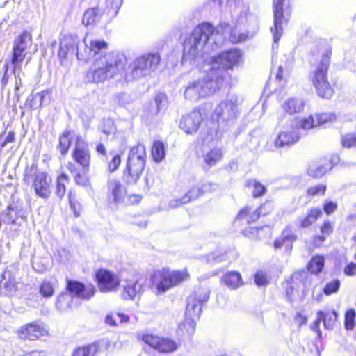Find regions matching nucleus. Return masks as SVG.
Returning <instances> with one entry per match:
<instances>
[{
	"instance_id": "30",
	"label": "nucleus",
	"mask_w": 356,
	"mask_h": 356,
	"mask_svg": "<svg viewBox=\"0 0 356 356\" xmlns=\"http://www.w3.org/2000/svg\"><path fill=\"white\" fill-rule=\"evenodd\" d=\"M337 319V314L334 310L327 312L320 311L318 312V318L315 323L318 326L319 323L323 321L326 329H332L334 327Z\"/></svg>"
},
{
	"instance_id": "18",
	"label": "nucleus",
	"mask_w": 356,
	"mask_h": 356,
	"mask_svg": "<svg viewBox=\"0 0 356 356\" xmlns=\"http://www.w3.org/2000/svg\"><path fill=\"white\" fill-rule=\"evenodd\" d=\"M72 157L83 169L88 170L90 163V155L88 145L81 136H76Z\"/></svg>"
},
{
	"instance_id": "31",
	"label": "nucleus",
	"mask_w": 356,
	"mask_h": 356,
	"mask_svg": "<svg viewBox=\"0 0 356 356\" xmlns=\"http://www.w3.org/2000/svg\"><path fill=\"white\" fill-rule=\"evenodd\" d=\"M102 13L98 8H89L85 11L83 16V24L85 26H92L99 22Z\"/></svg>"
},
{
	"instance_id": "33",
	"label": "nucleus",
	"mask_w": 356,
	"mask_h": 356,
	"mask_svg": "<svg viewBox=\"0 0 356 356\" xmlns=\"http://www.w3.org/2000/svg\"><path fill=\"white\" fill-rule=\"evenodd\" d=\"M283 109L292 115L301 111L304 107V102L298 98L289 99L282 106Z\"/></svg>"
},
{
	"instance_id": "42",
	"label": "nucleus",
	"mask_w": 356,
	"mask_h": 356,
	"mask_svg": "<svg viewBox=\"0 0 356 356\" xmlns=\"http://www.w3.org/2000/svg\"><path fill=\"white\" fill-rule=\"evenodd\" d=\"M98 347L95 344L79 347L76 349L72 356H96Z\"/></svg>"
},
{
	"instance_id": "5",
	"label": "nucleus",
	"mask_w": 356,
	"mask_h": 356,
	"mask_svg": "<svg viewBox=\"0 0 356 356\" xmlns=\"http://www.w3.org/2000/svg\"><path fill=\"white\" fill-rule=\"evenodd\" d=\"M146 163V149L143 145L133 147L129 153L126 168L122 174L123 181L128 184H136L140 179Z\"/></svg>"
},
{
	"instance_id": "9",
	"label": "nucleus",
	"mask_w": 356,
	"mask_h": 356,
	"mask_svg": "<svg viewBox=\"0 0 356 356\" xmlns=\"http://www.w3.org/2000/svg\"><path fill=\"white\" fill-rule=\"evenodd\" d=\"M24 180L28 184L32 182V188L38 196L43 199L49 197L51 179L47 173L38 170L36 165L32 164L26 168Z\"/></svg>"
},
{
	"instance_id": "44",
	"label": "nucleus",
	"mask_w": 356,
	"mask_h": 356,
	"mask_svg": "<svg viewBox=\"0 0 356 356\" xmlns=\"http://www.w3.org/2000/svg\"><path fill=\"white\" fill-rule=\"evenodd\" d=\"M328 168L323 165L312 164L307 169V174L312 177L320 178L325 174Z\"/></svg>"
},
{
	"instance_id": "19",
	"label": "nucleus",
	"mask_w": 356,
	"mask_h": 356,
	"mask_svg": "<svg viewBox=\"0 0 356 356\" xmlns=\"http://www.w3.org/2000/svg\"><path fill=\"white\" fill-rule=\"evenodd\" d=\"M67 293L72 298H78L83 300L90 299L96 291L92 285L86 286L83 284L74 280H67Z\"/></svg>"
},
{
	"instance_id": "6",
	"label": "nucleus",
	"mask_w": 356,
	"mask_h": 356,
	"mask_svg": "<svg viewBox=\"0 0 356 356\" xmlns=\"http://www.w3.org/2000/svg\"><path fill=\"white\" fill-rule=\"evenodd\" d=\"M209 291L207 289H199L188 298L184 326L186 327V332L189 335L194 333L195 321L200 318L202 305L209 300Z\"/></svg>"
},
{
	"instance_id": "59",
	"label": "nucleus",
	"mask_w": 356,
	"mask_h": 356,
	"mask_svg": "<svg viewBox=\"0 0 356 356\" xmlns=\"http://www.w3.org/2000/svg\"><path fill=\"white\" fill-rule=\"evenodd\" d=\"M254 282L257 286H263L267 283L266 275L261 273L258 272L254 275Z\"/></svg>"
},
{
	"instance_id": "25",
	"label": "nucleus",
	"mask_w": 356,
	"mask_h": 356,
	"mask_svg": "<svg viewBox=\"0 0 356 356\" xmlns=\"http://www.w3.org/2000/svg\"><path fill=\"white\" fill-rule=\"evenodd\" d=\"M220 282L230 289L235 290L244 284L242 276L238 271H229L223 275Z\"/></svg>"
},
{
	"instance_id": "40",
	"label": "nucleus",
	"mask_w": 356,
	"mask_h": 356,
	"mask_svg": "<svg viewBox=\"0 0 356 356\" xmlns=\"http://www.w3.org/2000/svg\"><path fill=\"white\" fill-rule=\"evenodd\" d=\"M321 232L323 236H316L314 237V243L316 245H321L324 241L325 236H329L332 233V224L328 220L325 221L321 228Z\"/></svg>"
},
{
	"instance_id": "63",
	"label": "nucleus",
	"mask_w": 356,
	"mask_h": 356,
	"mask_svg": "<svg viewBox=\"0 0 356 356\" xmlns=\"http://www.w3.org/2000/svg\"><path fill=\"white\" fill-rule=\"evenodd\" d=\"M105 323L111 326H116L117 323L113 314H108L105 317Z\"/></svg>"
},
{
	"instance_id": "8",
	"label": "nucleus",
	"mask_w": 356,
	"mask_h": 356,
	"mask_svg": "<svg viewBox=\"0 0 356 356\" xmlns=\"http://www.w3.org/2000/svg\"><path fill=\"white\" fill-rule=\"evenodd\" d=\"M330 65V58L325 56L322 58L321 63L318 65L309 74V81L314 87L317 95L327 99H330L334 94L327 77V70Z\"/></svg>"
},
{
	"instance_id": "58",
	"label": "nucleus",
	"mask_w": 356,
	"mask_h": 356,
	"mask_svg": "<svg viewBox=\"0 0 356 356\" xmlns=\"http://www.w3.org/2000/svg\"><path fill=\"white\" fill-rule=\"evenodd\" d=\"M337 208V204L332 201L325 202L323 204V210L327 215L332 213Z\"/></svg>"
},
{
	"instance_id": "62",
	"label": "nucleus",
	"mask_w": 356,
	"mask_h": 356,
	"mask_svg": "<svg viewBox=\"0 0 356 356\" xmlns=\"http://www.w3.org/2000/svg\"><path fill=\"white\" fill-rule=\"evenodd\" d=\"M122 2V0H106L107 5L115 10L119 9Z\"/></svg>"
},
{
	"instance_id": "14",
	"label": "nucleus",
	"mask_w": 356,
	"mask_h": 356,
	"mask_svg": "<svg viewBox=\"0 0 356 356\" xmlns=\"http://www.w3.org/2000/svg\"><path fill=\"white\" fill-rule=\"evenodd\" d=\"M97 286L102 293H110L118 291L120 285V279L115 273L100 269L96 273Z\"/></svg>"
},
{
	"instance_id": "16",
	"label": "nucleus",
	"mask_w": 356,
	"mask_h": 356,
	"mask_svg": "<svg viewBox=\"0 0 356 356\" xmlns=\"http://www.w3.org/2000/svg\"><path fill=\"white\" fill-rule=\"evenodd\" d=\"M286 0H274V26L270 28L273 35V44L277 46L278 41L282 35V25L286 21L284 15V7L285 6Z\"/></svg>"
},
{
	"instance_id": "4",
	"label": "nucleus",
	"mask_w": 356,
	"mask_h": 356,
	"mask_svg": "<svg viewBox=\"0 0 356 356\" xmlns=\"http://www.w3.org/2000/svg\"><path fill=\"white\" fill-rule=\"evenodd\" d=\"M189 277V273L186 269L156 270L151 277L153 291L156 295L163 294L170 289L188 280Z\"/></svg>"
},
{
	"instance_id": "29",
	"label": "nucleus",
	"mask_w": 356,
	"mask_h": 356,
	"mask_svg": "<svg viewBox=\"0 0 356 356\" xmlns=\"http://www.w3.org/2000/svg\"><path fill=\"white\" fill-rule=\"evenodd\" d=\"M202 195V189L200 185L191 188L180 200H176L170 202V207H175L181 204H186L192 200H195Z\"/></svg>"
},
{
	"instance_id": "55",
	"label": "nucleus",
	"mask_w": 356,
	"mask_h": 356,
	"mask_svg": "<svg viewBox=\"0 0 356 356\" xmlns=\"http://www.w3.org/2000/svg\"><path fill=\"white\" fill-rule=\"evenodd\" d=\"M75 182L80 186H86L89 184L88 178L84 173L81 174L80 172H76L74 175Z\"/></svg>"
},
{
	"instance_id": "27",
	"label": "nucleus",
	"mask_w": 356,
	"mask_h": 356,
	"mask_svg": "<svg viewBox=\"0 0 356 356\" xmlns=\"http://www.w3.org/2000/svg\"><path fill=\"white\" fill-rule=\"evenodd\" d=\"M0 280V287L7 296L13 295L17 291L16 282L10 271H5Z\"/></svg>"
},
{
	"instance_id": "47",
	"label": "nucleus",
	"mask_w": 356,
	"mask_h": 356,
	"mask_svg": "<svg viewBox=\"0 0 356 356\" xmlns=\"http://www.w3.org/2000/svg\"><path fill=\"white\" fill-rule=\"evenodd\" d=\"M341 145L346 148H356V134L348 133L342 136Z\"/></svg>"
},
{
	"instance_id": "23",
	"label": "nucleus",
	"mask_w": 356,
	"mask_h": 356,
	"mask_svg": "<svg viewBox=\"0 0 356 356\" xmlns=\"http://www.w3.org/2000/svg\"><path fill=\"white\" fill-rule=\"evenodd\" d=\"M76 49L82 50L81 47H78L77 40L71 35H65L60 39V47L58 50V56L60 59H65L69 52H74Z\"/></svg>"
},
{
	"instance_id": "51",
	"label": "nucleus",
	"mask_w": 356,
	"mask_h": 356,
	"mask_svg": "<svg viewBox=\"0 0 356 356\" xmlns=\"http://www.w3.org/2000/svg\"><path fill=\"white\" fill-rule=\"evenodd\" d=\"M356 313L354 309H349L345 315V327L347 330H352L355 326Z\"/></svg>"
},
{
	"instance_id": "22",
	"label": "nucleus",
	"mask_w": 356,
	"mask_h": 356,
	"mask_svg": "<svg viewBox=\"0 0 356 356\" xmlns=\"http://www.w3.org/2000/svg\"><path fill=\"white\" fill-rule=\"evenodd\" d=\"M107 193L110 200L118 204L123 200L126 189L120 180L109 179L107 181Z\"/></svg>"
},
{
	"instance_id": "20",
	"label": "nucleus",
	"mask_w": 356,
	"mask_h": 356,
	"mask_svg": "<svg viewBox=\"0 0 356 356\" xmlns=\"http://www.w3.org/2000/svg\"><path fill=\"white\" fill-rule=\"evenodd\" d=\"M202 122V113L200 111L194 110L182 117L179 122V127L187 134H193L197 131Z\"/></svg>"
},
{
	"instance_id": "32",
	"label": "nucleus",
	"mask_w": 356,
	"mask_h": 356,
	"mask_svg": "<svg viewBox=\"0 0 356 356\" xmlns=\"http://www.w3.org/2000/svg\"><path fill=\"white\" fill-rule=\"evenodd\" d=\"M204 161L209 166H213L222 159V149L214 147L203 155Z\"/></svg>"
},
{
	"instance_id": "38",
	"label": "nucleus",
	"mask_w": 356,
	"mask_h": 356,
	"mask_svg": "<svg viewBox=\"0 0 356 356\" xmlns=\"http://www.w3.org/2000/svg\"><path fill=\"white\" fill-rule=\"evenodd\" d=\"M315 117L316 118V124L318 126L333 123L336 122L337 119V116L334 112L316 113Z\"/></svg>"
},
{
	"instance_id": "24",
	"label": "nucleus",
	"mask_w": 356,
	"mask_h": 356,
	"mask_svg": "<svg viewBox=\"0 0 356 356\" xmlns=\"http://www.w3.org/2000/svg\"><path fill=\"white\" fill-rule=\"evenodd\" d=\"M299 140V136L293 130L281 131L274 140L275 147H289Z\"/></svg>"
},
{
	"instance_id": "61",
	"label": "nucleus",
	"mask_w": 356,
	"mask_h": 356,
	"mask_svg": "<svg viewBox=\"0 0 356 356\" xmlns=\"http://www.w3.org/2000/svg\"><path fill=\"white\" fill-rule=\"evenodd\" d=\"M238 3H241L242 5L243 8H242V9H240V7H238V9L240 10L238 11L241 13V15L238 19V24H244L246 22V15H247L246 10H247V9L244 6L243 2L238 1Z\"/></svg>"
},
{
	"instance_id": "2",
	"label": "nucleus",
	"mask_w": 356,
	"mask_h": 356,
	"mask_svg": "<svg viewBox=\"0 0 356 356\" xmlns=\"http://www.w3.org/2000/svg\"><path fill=\"white\" fill-rule=\"evenodd\" d=\"M222 71H207L204 65V70L199 72L197 77L191 80L184 88V96L186 99L197 102L211 94L214 93L222 86Z\"/></svg>"
},
{
	"instance_id": "7",
	"label": "nucleus",
	"mask_w": 356,
	"mask_h": 356,
	"mask_svg": "<svg viewBox=\"0 0 356 356\" xmlns=\"http://www.w3.org/2000/svg\"><path fill=\"white\" fill-rule=\"evenodd\" d=\"M243 63V54L238 49H231L211 58L210 63L206 64L207 71H222V80L227 78V70L238 67Z\"/></svg>"
},
{
	"instance_id": "3",
	"label": "nucleus",
	"mask_w": 356,
	"mask_h": 356,
	"mask_svg": "<svg viewBox=\"0 0 356 356\" xmlns=\"http://www.w3.org/2000/svg\"><path fill=\"white\" fill-rule=\"evenodd\" d=\"M124 67V55L115 52L105 54L95 58L87 72L86 78L90 82L102 83L122 72Z\"/></svg>"
},
{
	"instance_id": "43",
	"label": "nucleus",
	"mask_w": 356,
	"mask_h": 356,
	"mask_svg": "<svg viewBox=\"0 0 356 356\" xmlns=\"http://www.w3.org/2000/svg\"><path fill=\"white\" fill-rule=\"evenodd\" d=\"M155 104L156 106V111L155 114L164 112L168 106V98L165 94L160 92L158 93L154 99Z\"/></svg>"
},
{
	"instance_id": "48",
	"label": "nucleus",
	"mask_w": 356,
	"mask_h": 356,
	"mask_svg": "<svg viewBox=\"0 0 356 356\" xmlns=\"http://www.w3.org/2000/svg\"><path fill=\"white\" fill-rule=\"evenodd\" d=\"M299 124L300 127L304 130H309L318 126L316 124V118L313 115H309L300 119Z\"/></svg>"
},
{
	"instance_id": "57",
	"label": "nucleus",
	"mask_w": 356,
	"mask_h": 356,
	"mask_svg": "<svg viewBox=\"0 0 356 356\" xmlns=\"http://www.w3.org/2000/svg\"><path fill=\"white\" fill-rule=\"evenodd\" d=\"M200 189H202V195L206 193L216 191L218 188V185L211 182H207L202 185H200Z\"/></svg>"
},
{
	"instance_id": "46",
	"label": "nucleus",
	"mask_w": 356,
	"mask_h": 356,
	"mask_svg": "<svg viewBox=\"0 0 356 356\" xmlns=\"http://www.w3.org/2000/svg\"><path fill=\"white\" fill-rule=\"evenodd\" d=\"M68 181V177L66 175L62 174L57 179V185H56V195L63 197L65 194V184Z\"/></svg>"
},
{
	"instance_id": "1",
	"label": "nucleus",
	"mask_w": 356,
	"mask_h": 356,
	"mask_svg": "<svg viewBox=\"0 0 356 356\" xmlns=\"http://www.w3.org/2000/svg\"><path fill=\"white\" fill-rule=\"evenodd\" d=\"M241 24L237 22L235 29H233L229 24L225 23L220 25V29L216 32L209 23L205 22L198 25L184 42L183 60L191 62L213 51L220 45L216 41L217 38H220V32L224 38H228L233 43L245 40L246 35L241 33L238 29Z\"/></svg>"
},
{
	"instance_id": "13",
	"label": "nucleus",
	"mask_w": 356,
	"mask_h": 356,
	"mask_svg": "<svg viewBox=\"0 0 356 356\" xmlns=\"http://www.w3.org/2000/svg\"><path fill=\"white\" fill-rule=\"evenodd\" d=\"M142 341L151 348L162 353H170L176 351L180 344L176 340L153 334H145L141 337Z\"/></svg>"
},
{
	"instance_id": "60",
	"label": "nucleus",
	"mask_w": 356,
	"mask_h": 356,
	"mask_svg": "<svg viewBox=\"0 0 356 356\" xmlns=\"http://www.w3.org/2000/svg\"><path fill=\"white\" fill-rule=\"evenodd\" d=\"M344 273L348 276L356 275V264L353 262L348 264L344 268Z\"/></svg>"
},
{
	"instance_id": "35",
	"label": "nucleus",
	"mask_w": 356,
	"mask_h": 356,
	"mask_svg": "<svg viewBox=\"0 0 356 356\" xmlns=\"http://www.w3.org/2000/svg\"><path fill=\"white\" fill-rule=\"evenodd\" d=\"M73 298L68 293H62L59 295L56 302V308L60 312H65L72 307Z\"/></svg>"
},
{
	"instance_id": "54",
	"label": "nucleus",
	"mask_w": 356,
	"mask_h": 356,
	"mask_svg": "<svg viewBox=\"0 0 356 356\" xmlns=\"http://www.w3.org/2000/svg\"><path fill=\"white\" fill-rule=\"evenodd\" d=\"M273 209V204L271 202H266L259 208L257 209V213L260 216H265L269 213Z\"/></svg>"
},
{
	"instance_id": "12",
	"label": "nucleus",
	"mask_w": 356,
	"mask_h": 356,
	"mask_svg": "<svg viewBox=\"0 0 356 356\" xmlns=\"http://www.w3.org/2000/svg\"><path fill=\"white\" fill-rule=\"evenodd\" d=\"M236 113L237 98L234 95H229L216 107L211 117L217 122H229L236 118Z\"/></svg>"
},
{
	"instance_id": "52",
	"label": "nucleus",
	"mask_w": 356,
	"mask_h": 356,
	"mask_svg": "<svg viewBox=\"0 0 356 356\" xmlns=\"http://www.w3.org/2000/svg\"><path fill=\"white\" fill-rule=\"evenodd\" d=\"M15 141V134L13 131H9L6 136L4 134L0 135V147L3 148L8 143Z\"/></svg>"
},
{
	"instance_id": "17",
	"label": "nucleus",
	"mask_w": 356,
	"mask_h": 356,
	"mask_svg": "<svg viewBox=\"0 0 356 356\" xmlns=\"http://www.w3.org/2000/svg\"><path fill=\"white\" fill-rule=\"evenodd\" d=\"M145 279L142 277H134L127 280L123 285L122 298L124 300H134L140 296L145 290Z\"/></svg>"
},
{
	"instance_id": "37",
	"label": "nucleus",
	"mask_w": 356,
	"mask_h": 356,
	"mask_svg": "<svg viewBox=\"0 0 356 356\" xmlns=\"http://www.w3.org/2000/svg\"><path fill=\"white\" fill-rule=\"evenodd\" d=\"M47 93V91H42L41 92L32 95L27 99L25 106L33 109L40 108L42 104V102L45 98Z\"/></svg>"
},
{
	"instance_id": "21",
	"label": "nucleus",
	"mask_w": 356,
	"mask_h": 356,
	"mask_svg": "<svg viewBox=\"0 0 356 356\" xmlns=\"http://www.w3.org/2000/svg\"><path fill=\"white\" fill-rule=\"evenodd\" d=\"M47 334V331L43 324L34 322L23 326L19 332V337L22 339L35 340L41 336Z\"/></svg>"
},
{
	"instance_id": "26",
	"label": "nucleus",
	"mask_w": 356,
	"mask_h": 356,
	"mask_svg": "<svg viewBox=\"0 0 356 356\" xmlns=\"http://www.w3.org/2000/svg\"><path fill=\"white\" fill-rule=\"evenodd\" d=\"M259 218V213H257L256 209H253L250 207H245L241 209L236 218L235 223L241 222V225L250 224L256 221Z\"/></svg>"
},
{
	"instance_id": "53",
	"label": "nucleus",
	"mask_w": 356,
	"mask_h": 356,
	"mask_svg": "<svg viewBox=\"0 0 356 356\" xmlns=\"http://www.w3.org/2000/svg\"><path fill=\"white\" fill-rule=\"evenodd\" d=\"M326 190V186L323 184H318L312 187H310L307 190V193L309 195H316L322 194L323 195L325 193V191Z\"/></svg>"
},
{
	"instance_id": "56",
	"label": "nucleus",
	"mask_w": 356,
	"mask_h": 356,
	"mask_svg": "<svg viewBox=\"0 0 356 356\" xmlns=\"http://www.w3.org/2000/svg\"><path fill=\"white\" fill-rule=\"evenodd\" d=\"M121 163L120 155L115 154L108 163V169L111 172L115 171Z\"/></svg>"
},
{
	"instance_id": "64",
	"label": "nucleus",
	"mask_w": 356,
	"mask_h": 356,
	"mask_svg": "<svg viewBox=\"0 0 356 356\" xmlns=\"http://www.w3.org/2000/svg\"><path fill=\"white\" fill-rule=\"evenodd\" d=\"M225 259L223 256H216L213 254L209 256L208 261L214 264L216 262H220Z\"/></svg>"
},
{
	"instance_id": "34",
	"label": "nucleus",
	"mask_w": 356,
	"mask_h": 356,
	"mask_svg": "<svg viewBox=\"0 0 356 356\" xmlns=\"http://www.w3.org/2000/svg\"><path fill=\"white\" fill-rule=\"evenodd\" d=\"M322 211L320 208L311 209L307 216L300 221V226L303 228L308 227L314 223L321 216Z\"/></svg>"
},
{
	"instance_id": "39",
	"label": "nucleus",
	"mask_w": 356,
	"mask_h": 356,
	"mask_svg": "<svg viewBox=\"0 0 356 356\" xmlns=\"http://www.w3.org/2000/svg\"><path fill=\"white\" fill-rule=\"evenodd\" d=\"M152 154L154 161L159 163L165 155V149L164 143L161 141H155L152 146Z\"/></svg>"
},
{
	"instance_id": "10",
	"label": "nucleus",
	"mask_w": 356,
	"mask_h": 356,
	"mask_svg": "<svg viewBox=\"0 0 356 356\" xmlns=\"http://www.w3.org/2000/svg\"><path fill=\"white\" fill-rule=\"evenodd\" d=\"M32 39L31 35L29 32L22 33L15 40L13 48V56L11 60V64L13 67V71L15 77H18L19 80L16 81L15 83V91L16 92L22 86V81L19 77V72L17 75L16 71L20 69V63L23 61L26 57L27 49L31 46Z\"/></svg>"
},
{
	"instance_id": "28",
	"label": "nucleus",
	"mask_w": 356,
	"mask_h": 356,
	"mask_svg": "<svg viewBox=\"0 0 356 356\" xmlns=\"http://www.w3.org/2000/svg\"><path fill=\"white\" fill-rule=\"evenodd\" d=\"M296 238L297 236L291 230L285 229L283 231L282 236L275 241L274 247L275 248H280L284 246L288 251H291L292 243Z\"/></svg>"
},
{
	"instance_id": "45",
	"label": "nucleus",
	"mask_w": 356,
	"mask_h": 356,
	"mask_svg": "<svg viewBox=\"0 0 356 356\" xmlns=\"http://www.w3.org/2000/svg\"><path fill=\"white\" fill-rule=\"evenodd\" d=\"M70 145V133L66 131L60 136L59 140V149L63 155L67 154Z\"/></svg>"
},
{
	"instance_id": "11",
	"label": "nucleus",
	"mask_w": 356,
	"mask_h": 356,
	"mask_svg": "<svg viewBox=\"0 0 356 356\" xmlns=\"http://www.w3.org/2000/svg\"><path fill=\"white\" fill-rule=\"evenodd\" d=\"M160 63V55L157 53H146L137 57L129 65L134 79L150 74Z\"/></svg>"
},
{
	"instance_id": "36",
	"label": "nucleus",
	"mask_w": 356,
	"mask_h": 356,
	"mask_svg": "<svg viewBox=\"0 0 356 356\" xmlns=\"http://www.w3.org/2000/svg\"><path fill=\"white\" fill-rule=\"evenodd\" d=\"M324 265V257L321 255H316L308 263L307 268L312 273L318 274L323 270Z\"/></svg>"
},
{
	"instance_id": "50",
	"label": "nucleus",
	"mask_w": 356,
	"mask_h": 356,
	"mask_svg": "<svg viewBox=\"0 0 356 356\" xmlns=\"http://www.w3.org/2000/svg\"><path fill=\"white\" fill-rule=\"evenodd\" d=\"M340 284L341 283L339 280H334L327 282L323 288V293L327 296L335 293L339 291Z\"/></svg>"
},
{
	"instance_id": "41",
	"label": "nucleus",
	"mask_w": 356,
	"mask_h": 356,
	"mask_svg": "<svg viewBox=\"0 0 356 356\" xmlns=\"http://www.w3.org/2000/svg\"><path fill=\"white\" fill-rule=\"evenodd\" d=\"M246 186L252 189V195L254 197L262 196L266 191V187L256 179L248 180Z\"/></svg>"
},
{
	"instance_id": "15",
	"label": "nucleus",
	"mask_w": 356,
	"mask_h": 356,
	"mask_svg": "<svg viewBox=\"0 0 356 356\" xmlns=\"http://www.w3.org/2000/svg\"><path fill=\"white\" fill-rule=\"evenodd\" d=\"M83 42V50H78L76 57L85 62L88 61L92 57L101 55L108 49L107 42L102 40H92L88 42L85 38Z\"/></svg>"
},
{
	"instance_id": "49",
	"label": "nucleus",
	"mask_w": 356,
	"mask_h": 356,
	"mask_svg": "<svg viewBox=\"0 0 356 356\" xmlns=\"http://www.w3.org/2000/svg\"><path fill=\"white\" fill-rule=\"evenodd\" d=\"M40 293L43 297H51L54 293V284L49 281H44L40 286Z\"/></svg>"
}]
</instances>
